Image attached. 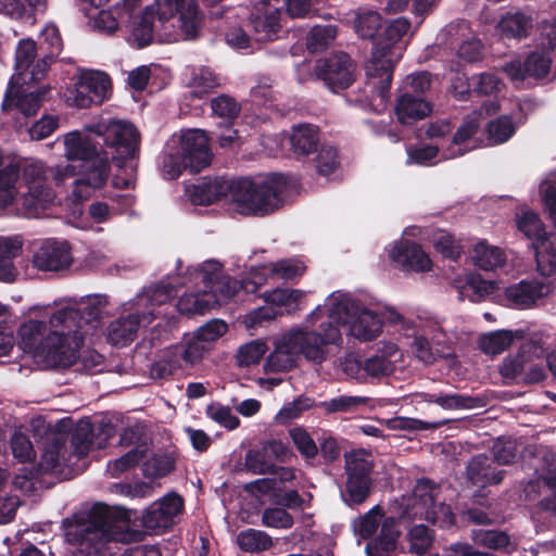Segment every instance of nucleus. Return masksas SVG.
<instances>
[{
    "label": "nucleus",
    "instance_id": "obj_7",
    "mask_svg": "<svg viewBox=\"0 0 556 556\" xmlns=\"http://www.w3.org/2000/svg\"><path fill=\"white\" fill-rule=\"evenodd\" d=\"M320 324H330L338 330L341 339L340 327H348L349 334L363 342L376 339L383 326L377 313L364 307L358 300L346 294L333 298L327 320ZM340 344L342 340L337 345Z\"/></svg>",
    "mask_w": 556,
    "mask_h": 556
},
{
    "label": "nucleus",
    "instance_id": "obj_62",
    "mask_svg": "<svg viewBox=\"0 0 556 556\" xmlns=\"http://www.w3.org/2000/svg\"><path fill=\"white\" fill-rule=\"evenodd\" d=\"M228 329L225 321L211 320L201 326L195 332V339L203 342L205 345L219 339Z\"/></svg>",
    "mask_w": 556,
    "mask_h": 556
},
{
    "label": "nucleus",
    "instance_id": "obj_28",
    "mask_svg": "<svg viewBox=\"0 0 556 556\" xmlns=\"http://www.w3.org/2000/svg\"><path fill=\"white\" fill-rule=\"evenodd\" d=\"M50 330L48 324L42 320L30 319L22 324L17 331L21 349L36 357Z\"/></svg>",
    "mask_w": 556,
    "mask_h": 556
},
{
    "label": "nucleus",
    "instance_id": "obj_41",
    "mask_svg": "<svg viewBox=\"0 0 556 556\" xmlns=\"http://www.w3.org/2000/svg\"><path fill=\"white\" fill-rule=\"evenodd\" d=\"M237 544L243 552L258 553L269 549L273 541L265 532L250 528L238 534Z\"/></svg>",
    "mask_w": 556,
    "mask_h": 556
},
{
    "label": "nucleus",
    "instance_id": "obj_45",
    "mask_svg": "<svg viewBox=\"0 0 556 556\" xmlns=\"http://www.w3.org/2000/svg\"><path fill=\"white\" fill-rule=\"evenodd\" d=\"M514 333L510 330H496L483 334L480 339V349L490 355H497L510 346Z\"/></svg>",
    "mask_w": 556,
    "mask_h": 556
},
{
    "label": "nucleus",
    "instance_id": "obj_26",
    "mask_svg": "<svg viewBox=\"0 0 556 556\" xmlns=\"http://www.w3.org/2000/svg\"><path fill=\"white\" fill-rule=\"evenodd\" d=\"M533 28V18L521 11H507L496 25V30L502 39H526Z\"/></svg>",
    "mask_w": 556,
    "mask_h": 556
},
{
    "label": "nucleus",
    "instance_id": "obj_34",
    "mask_svg": "<svg viewBox=\"0 0 556 556\" xmlns=\"http://www.w3.org/2000/svg\"><path fill=\"white\" fill-rule=\"evenodd\" d=\"M156 15L157 9L155 10L153 5H148L135 22L131 35L138 49L148 47L153 42L154 20Z\"/></svg>",
    "mask_w": 556,
    "mask_h": 556
},
{
    "label": "nucleus",
    "instance_id": "obj_55",
    "mask_svg": "<svg viewBox=\"0 0 556 556\" xmlns=\"http://www.w3.org/2000/svg\"><path fill=\"white\" fill-rule=\"evenodd\" d=\"M366 403L365 397L340 395L328 401L320 402L318 406L327 414L352 412L354 408Z\"/></svg>",
    "mask_w": 556,
    "mask_h": 556
},
{
    "label": "nucleus",
    "instance_id": "obj_12",
    "mask_svg": "<svg viewBox=\"0 0 556 556\" xmlns=\"http://www.w3.org/2000/svg\"><path fill=\"white\" fill-rule=\"evenodd\" d=\"M280 20L279 0H255L248 23L254 41L267 42L278 39L281 31Z\"/></svg>",
    "mask_w": 556,
    "mask_h": 556
},
{
    "label": "nucleus",
    "instance_id": "obj_9",
    "mask_svg": "<svg viewBox=\"0 0 556 556\" xmlns=\"http://www.w3.org/2000/svg\"><path fill=\"white\" fill-rule=\"evenodd\" d=\"M345 488L342 497L348 505L363 504L369 496L374 481V460L370 452L363 448L345 453Z\"/></svg>",
    "mask_w": 556,
    "mask_h": 556
},
{
    "label": "nucleus",
    "instance_id": "obj_19",
    "mask_svg": "<svg viewBox=\"0 0 556 556\" xmlns=\"http://www.w3.org/2000/svg\"><path fill=\"white\" fill-rule=\"evenodd\" d=\"M201 277L206 293L214 294V298L218 300L219 306L223 302L230 300L241 289V283L226 275L222 265L215 261L203 264Z\"/></svg>",
    "mask_w": 556,
    "mask_h": 556
},
{
    "label": "nucleus",
    "instance_id": "obj_35",
    "mask_svg": "<svg viewBox=\"0 0 556 556\" xmlns=\"http://www.w3.org/2000/svg\"><path fill=\"white\" fill-rule=\"evenodd\" d=\"M355 33L363 39L374 40L382 29V17L377 11L359 9L353 21Z\"/></svg>",
    "mask_w": 556,
    "mask_h": 556
},
{
    "label": "nucleus",
    "instance_id": "obj_36",
    "mask_svg": "<svg viewBox=\"0 0 556 556\" xmlns=\"http://www.w3.org/2000/svg\"><path fill=\"white\" fill-rule=\"evenodd\" d=\"M426 520L440 529H458V515L454 514L452 507L445 503L433 502L426 510Z\"/></svg>",
    "mask_w": 556,
    "mask_h": 556
},
{
    "label": "nucleus",
    "instance_id": "obj_21",
    "mask_svg": "<svg viewBox=\"0 0 556 556\" xmlns=\"http://www.w3.org/2000/svg\"><path fill=\"white\" fill-rule=\"evenodd\" d=\"M22 180L28 185V191L23 201L28 212L34 211L37 202H48L53 194L51 188L43 185L45 169L41 163H23L21 170Z\"/></svg>",
    "mask_w": 556,
    "mask_h": 556
},
{
    "label": "nucleus",
    "instance_id": "obj_37",
    "mask_svg": "<svg viewBox=\"0 0 556 556\" xmlns=\"http://www.w3.org/2000/svg\"><path fill=\"white\" fill-rule=\"evenodd\" d=\"M473 253L476 265L483 270H493L503 266L506 262V255L502 249L489 245L485 242L476 244Z\"/></svg>",
    "mask_w": 556,
    "mask_h": 556
},
{
    "label": "nucleus",
    "instance_id": "obj_4",
    "mask_svg": "<svg viewBox=\"0 0 556 556\" xmlns=\"http://www.w3.org/2000/svg\"><path fill=\"white\" fill-rule=\"evenodd\" d=\"M341 341L338 330L330 324H319L308 330L298 328L285 333L275 350L267 356L265 368L270 372L289 371L295 366V355L321 364L327 358V346Z\"/></svg>",
    "mask_w": 556,
    "mask_h": 556
},
{
    "label": "nucleus",
    "instance_id": "obj_24",
    "mask_svg": "<svg viewBox=\"0 0 556 556\" xmlns=\"http://www.w3.org/2000/svg\"><path fill=\"white\" fill-rule=\"evenodd\" d=\"M289 143L296 160L308 159L320 146L319 127L313 124L294 125Z\"/></svg>",
    "mask_w": 556,
    "mask_h": 556
},
{
    "label": "nucleus",
    "instance_id": "obj_57",
    "mask_svg": "<svg viewBox=\"0 0 556 556\" xmlns=\"http://www.w3.org/2000/svg\"><path fill=\"white\" fill-rule=\"evenodd\" d=\"M410 551L421 555L426 553L433 542V532L425 525H415L408 532Z\"/></svg>",
    "mask_w": 556,
    "mask_h": 556
},
{
    "label": "nucleus",
    "instance_id": "obj_49",
    "mask_svg": "<svg viewBox=\"0 0 556 556\" xmlns=\"http://www.w3.org/2000/svg\"><path fill=\"white\" fill-rule=\"evenodd\" d=\"M289 435L304 459L311 460L318 455V446L305 428L293 427L289 429Z\"/></svg>",
    "mask_w": 556,
    "mask_h": 556
},
{
    "label": "nucleus",
    "instance_id": "obj_61",
    "mask_svg": "<svg viewBox=\"0 0 556 556\" xmlns=\"http://www.w3.org/2000/svg\"><path fill=\"white\" fill-rule=\"evenodd\" d=\"M191 96L201 99L211 89L217 86L216 77L208 68H201L194 74L191 81Z\"/></svg>",
    "mask_w": 556,
    "mask_h": 556
},
{
    "label": "nucleus",
    "instance_id": "obj_14",
    "mask_svg": "<svg viewBox=\"0 0 556 556\" xmlns=\"http://www.w3.org/2000/svg\"><path fill=\"white\" fill-rule=\"evenodd\" d=\"M552 291L553 283L545 278H527L507 286L504 289V301L508 307L527 309Z\"/></svg>",
    "mask_w": 556,
    "mask_h": 556
},
{
    "label": "nucleus",
    "instance_id": "obj_58",
    "mask_svg": "<svg viewBox=\"0 0 556 556\" xmlns=\"http://www.w3.org/2000/svg\"><path fill=\"white\" fill-rule=\"evenodd\" d=\"M11 450L15 459L21 464L35 460L36 452L28 437L22 432H14L11 438Z\"/></svg>",
    "mask_w": 556,
    "mask_h": 556
},
{
    "label": "nucleus",
    "instance_id": "obj_46",
    "mask_svg": "<svg viewBox=\"0 0 556 556\" xmlns=\"http://www.w3.org/2000/svg\"><path fill=\"white\" fill-rule=\"evenodd\" d=\"M92 425L90 421H79L72 431L70 443L75 455L79 458L88 455L92 445Z\"/></svg>",
    "mask_w": 556,
    "mask_h": 556
},
{
    "label": "nucleus",
    "instance_id": "obj_52",
    "mask_svg": "<svg viewBox=\"0 0 556 556\" xmlns=\"http://www.w3.org/2000/svg\"><path fill=\"white\" fill-rule=\"evenodd\" d=\"M268 348L265 342L261 340L251 341L238 350L237 363L241 367H250L258 364L263 356L266 354Z\"/></svg>",
    "mask_w": 556,
    "mask_h": 556
},
{
    "label": "nucleus",
    "instance_id": "obj_20",
    "mask_svg": "<svg viewBox=\"0 0 556 556\" xmlns=\"http://www.w3.org/2000/svg\"><path fill=\"white\" fill-rule=\"evenodd\" d=\"M49 91V86H40L29 92H26L23 87L10 86L4 96L2 109L4 111L15 109L25 117L34 116Z\"/></svg>",
    "mask_w": 556,
    "mask_h": 556
},
{
    "label": "nucleus",
    "instance_id": "obj_60",
    "mask_svg": "<svg viewBox=\"0 0 556 556\" xmlns=\"http://www.w3.org/2000/svg\"><path fill=\"white\" fill-rule=\"evenodd\" d=\"M263 525L269 528L289 529L293 526L292 516L285 508H266L262 515Z\"/></svg>",
    "mask_w": 556,
    "mask_h": 556
},
{
    "label": "nucleus",
    "instance_id": "obj_43",
    "mask_svg": "<svg viewBox=\"0 0 556 556\" xmlns=\"http://www.w3.org/2000/svg\"><path fill=\"white\" fill-rule=\"evenodd\" d=\"M488 140L491 144H501L508 141L516 132L513 118L509 115H501L488 123Z\"/></svg>",
    "mask_w": 556,
    "mask_h": 556
},
{
    "label": "nucleus",
    "instance_id": "obj_47",
    "mask_svg": "<svg viewBox=\"0 0 556 556\" xmlns=\"http://www.w3.org/2000/svg\"><path fill=\"white\" fill-rule=\"evenodd\" d=\"M338 33L334 25H316L307 35V49L313 52L325 50L336 38Z\"/></svg>",
    "mask_w": 556,
    "mask_h": 556
},
{
    "label": "nucleus",
    "instance_id": "obj_32",
    "mask_svg": "<svg viewBox=\"0 0 556 556\" xmlns=\"http://www.w3.org/2000/svg\"><path fill=\"white\" fill-rule=\"evenodd\" d=\"M23 243L18 238L0 237V280L12 282L16 269L13 260L22 252Z\"/></svg>",
    "mask_w": 556,
    "mask_h": 556
},
{
    "label": "nucleus",
    "instance_id": "obj_63",
    "mask_svg": "<svg viewBox=\"0 0 556 556\" xmlns=\"http://www.w3.org/2000/svg\"><path fill=\"white\" fill-rule=\"evenodd\" d=\"M181 156L177 154H165L162 160L161 172L165 179H177L182 172H189V166L184 164Z\"/></svg>",
    "mask_w": 556,
    "mask_h": 556
},
{
    "label": "nucleus",
    "instance_id": "obj_31",
    "mask_svg": "<svg viewBox=\"0 0 556 556\" xmlns=\"http://www.w3.org/2000/svg\"><path fill=\"white\" fill-rule=\"evenodd\" d=\"M177 311L182 315H203L211 309L218 307V300L214 294L206 291L181 295L177 301Z\"/></svg>",
    "mask_w": 556,
    "mask_h": 556
},
{
    "label": "nucleus",
    "instance_id": "obj_29",
    "mask_svg": "<svg viewBox=\"0 0 556 556\" xmlns=\"http://www.w3.org/2000/svg\"><path fill=\"white\" fill-rule=\"evenodd\" d=\"M139 326L140 318L137 314L117 318L108 327V340L115 346H126L136 339Z\"/></svg>",
    "mask_w": 556,
    "mask_h": 556
},
{
    "label": "nucleus",
    "instance_id": "obj_17",
    "mask_svg": "<svg viewBox=\"0 0 556 556\" xmlns=\"http://www.w3.org/2000/svg\"><path fill=\"white\" fill-rule=\"evenodd\" d=\"M184 508L181 496L176 493L167 494L161 500L152 503L143 513L141 523L148 530L168 529L174 525Z\"/></svg>",
    "mask_w": 556,
    "mask_h": 556
},
{
    "label": "nucleus",
    "instance_id": "obj_53",
    "mask_svg": "<svg viewBox=\"0 0 556 556\" xmlns=\"http://www.w3.org/2000/svg\"><path fill=\"white\" fill-rule=\"evenodd\" d=\"M40 53H47L50 58H58L63 50V40L55 25H48L40 34L38 47Z\"/></svg>",
    "mask_w": 556,
    "mask_h": 556
},
{
    "label": "nucleus",
    "instance_id": "obj_15",
    "mask_svg": "<svg viewBox=\"0 0 556 556\" xmlns=\"http://www.w3.org/2000/svg\"><path fill=\"white\" fill-rule=\"evenodd\" d=\"M178 154L185 165L189 166L190 174H197L210 166L213 154L208 138L199 129H189L181 135Z\"/></svg>",
    "mask_w": 556,
    "mask_h": 556
},
{
    "label": "nucleus",
    "instance_id": "obj_50",
    "mask_svg": "<svg viewBox=\"0 0 556 556\" xmlns=\"http://www.w3.org/2000/svg\"><path fill=\"white\" fill-rule=\"evenodd\" d=\"M146 448L134 447L119 458L110 462L108 465L109 471L113 478L119 477L122 473L135 468L144 457Z\"/></svg>",
    "mask_w": 556,
    "mask_h": 556
},
{
    "label": "nucleus",
    "instance_id": "obj_25",
    "mask_svg": "<svg viewBox=\"0 0 556 556\" xmlns=\"http://www.w3.org/2000/svg\"><path fill=\"white\" fill-rule=\"evenodd\" d=\"M468 480L479 486L496 485L502 482L505 470H496L491 457L479 454L473 456L466 468Z\"/></svg>",
    "mask_w": 556,
    "mask_h": 556
},
{
    "label": "nucleus",
    "instance_id": "obj_1",
    "mask_svg": "<svg viewBox=\"0 0 556 556\" xmlns=\"http://www.w3.org/2000/svg\"><path fill=\"white\" fill-rule=\"evenodd\" d=\"M288 186L287 175L270 173L260 181L249 177H216L213 180L204 177L192 185L188 192L194 205H210L223 197H229L239 214L264 217L283 205Z\"/></svg>",
    "mask_w": 556,
    "mask_h": 556
},
{
    "label": "nucleus",
    "instance_id": "obj_54",
    "mask_svg": "<svg viewBox=\"0 0 556 556\" xmlns=\"http://www.w3.org/2000/svg\"><path fill=\"white\" fill-rule=\"evenodd\" d=\"M525 65L529 78L543 79L551 71L552 60L544 52L533 51L526 58Z\"/></svg>",
    "mask_w": 556,
    "mask_h": 556
},
{
    "label": "nucleus",
    "instance_id": "obj_30",
    "mask_svg": "<svg viewBox=\"0 0 556 556\" xmlns=\"http://www.w3.org/2000/svg\"><path fill=\"white\" fill-rule=\"evenodd\" d=\"M538 350L533 342H525L515 355H507L500 365V374L504 379L516 380L521 378L526 366L531 361V354Z\"/></svg>",
    "mask_w": 556,
    "mask_h": 556
},
{
    "label": "nucleus",
    "instance_id": "obj_3",
    "mask_svg": "<svg viewBox=\"0 0 556 556\" xmlns=\"http://www.w3.org/2000/svg\"><path fill=\"white\" fill-rule=\"evenodd\" d=\"M410 22L406 17L382 24V33L374 42L371 59L367 62L365 70L367 81L359 96L355 99L362 105H371L378 98L380 105H386L390 97V88L393 79L394 63L388 58L392 47L397 43L409 30Z\"/></svg>",
    "mask_w": 556,
    "mask_h": 556
},
{
    "label": "nucleus",
    "instance_id": "obj_13",
    "mask_svg": "<svg viewBox=\"0 0 556 556\" xmlns=\"http://www.w3.org/2000/svg\"><path fill=\"white\" fill-rule=\"evenodd\" d=\"M111 88V78L100 71L84 70L75 83L74 103L77 108L87 109L101 104Z\"/></svg>",
    "mask_w": 556,
    "mask_h": 556
},
{
    "label": "nucleus",
    "instance_id": "obj_44",
    "mask_svg": "<svg viewBox=\"0 0 556 556\" xmlns=\"http://www.w3.org/2000/svg\"><path fill=\"white\" fill-rule=\"evenodd\" d=\"M47 0H13L12 18L33 25L36 15L45 12Z\"/></svg>",
    "mask_w": 556,
    "mask_h": 556
},
{
    "label": "nucleus",
    "instance_id": "obj_22",
    "mask_svg": "<svg viewBox=\"0 0 556 556\" xmlns=\"http://www.w3.org/2000/svg\"><path fill=\"white\" fill-rule=\"evenodd\" d=\"M390 257L405 270L425 273L432 268V262L429 255L422 250L421 245L415 241H400L394 245Z\"/></svg>",
    "mask_w": 556,
    "mask_h": 556
},
{
    "label": "nucleus",
    "instance_id": "obj_27",
    "mask_svg": "<svg viewBox=\"0 0 556 556\" xmlns=\"http://www.w3.org/2000/svg\"><path fill=\"white\" fill-rule=\"evenodd\" d=\"M399 534L395 519L386 518L378 536L371 539L366 545L367 556H395Z\"/></svg>",
    "mask_w": 556,
    "mask_h": 556
},
{
    "label": "nucleus",
    "instance_id": "obj_38",
    "mask_svg": "<svg viewBox=\"0 0 556 556\" xmlns=\"http://www.w3.org/2000/svg\"><path fill=\"white\" fill-rule=\"evenodd\" d=\"M516 225L518 230L532 241V245L548 239L543 222L533 211H526L521 215H517Z\"/></svg>",
    "mask_w": 556,
    "mask_h": 556
},
{
    "label": "nucleus",
    "instance_id": "obj_8",
    "mask_svg": "<svg viewBox=\"0 0 556 556\" xmlns=\"http://www.w3.org/2000/svg\"><path fill=\"white\" fill-rule=\"evenodd\" d=\"M94 132L100 139L102 152L108 162H115L123 167L128 160L139 154L140 132L134 124L125 121H101L94 125Z\"/></svg>",
    "mask_w": 556,
    "mask_h": 556
},
{
    "label": "nucleus",
    "instance_id": "obj_39",
    "mask_svg": "<svg viewBox=\"0 0 556 556\" xmlns=\"http://www.w3.org/2000/svg\"><path fill=\"white\" fill-rule=\"evenodd\" d=\"M533 248L538 271L544 277L556 274V243L545 239L534 243Z\"/></svg>",
    "mask_w": 556,
    "mask_h": 556
},
{
    "label": "nucleus",
    "instance_id": "obj_5",
    "mask_svg": "<svg viewBox=\"0 0 556 556\" xmlns=\"http://www.w3.org/2000/svg\"><path fill=\"white\" fill-rule=\"evenodd\" d=\"M65 155L70 161H79V178L75 180V197L83 199L80 187H89L92 190L102 188L109 178L111 164L108 155L102 152L100 139L94 132V126L89 135L78 131L65 136Z\"/></svg>",
    "mask_w": 556,
    "mask_h": 556
},
{
    "label": "nucleus",
    "instance_id": "obj_10",
    "mask_svg": "<svg viewBox=\"0 0 556 556\" xmlns=\"http://www.w3.org/2000/svg\"><path fill=\"white\" fill-rule=\"evenodd\" d=\"M292 455L291 448L283 442L269 440L247 451L244 468L253 475H279L280 480L288 481L294 477L292 469L278 467L276 463H286Z\"/></svg>",
    "mask_w": 556,
    "mask_h": 556
},
{
    "label": "nucleus",
    "instance_id": "obj_64",
    "mask_svg": "<svg viewBox=\"0 0 556 556\" xmlns=\"http://www.w3.org/2000/svg\"><path fill=\"white\" fill-rule=\"evenodd\" d=\"M383 516V510L380 506L372 507L359 520L357 526V532L363 539L370 538L378 529L380 519Z\"/></svg>",
    "mask_w": 556,
    "mask_h": 556
},
{
    "label": "nucleus",
    "instance_id": "obj_11",
    "mask_svg": "<svg viewBox=\"0 0 556 556\" xmlns=\"http://www.w3.org/2000/svg\"><path fill=\"white\" fill-rule=\"evenodd\" d=\"M313 72L332 92L345 90L356 80V63L342 51L318 59Z\"/></svg>",
    "mask_w": 556,
    "mask_h": 556
},
{
    "label": "nucleus",
    "instance_id": "obj_42",
    "mask_svg": "<svg viewBox=\"0 0 556 556\" xmlns=\"http://www.w3.org/2000/svg\"><path fill=\"white\" fill-rule=\"evenodd\" d=\"M314 155V163L317 173L320 176L333 174L340 166L338 149L330 144H320Z\"/></svg>",
    "mask_w": 556,
    "mask_h": 556
},
{
    "label": "nucleus",
    "instance_id": "obj_48",
    "mask_svg": "<svg viewBox=\"0 0 556 556\" xmlns=\"http://www.w3.org/2000/svg\"><path fill=\"white\" fill-rule=\"evenodd\" d=\"M315 404L314 400L307 396H299L292 402L285 404L275 416L277 424L286 426L299 418L304 412Z\"/></svg>",
    "mask_w": 556,
    "mask_h": 556
},
{
    "label": "nucleus",
    "instance_id": "obj_23",
    "mask_svg": "<svg viewBox=\"0 0 556 556\" xmlns=\"http://www.w3.org/2000/svg\"><path fill=\"white\" fill-rule=\"evenodd\" d=\"M433 110L431 102L420 94L412 92H400L394 106L396 119L402 125H413L416 122L429 116Z\"/></svg>",
    "mask_w": 556,
    "mask_h": 556
},
{
    "label": "nucleus",
    "instance_id": "obj_56",
    "mask_svg": "<svg viewBox=\"0 0 556 556\" xmlns=\"http://www.w3.org/2000/svg\"><path fill=\"white\" fill-rule=\"evenodd\" d=\"M38 50L35 40L30 38L20 40L15 49V68L20 72L29 70Z\"/></svg>",
    "mask_w": 556,
    "mask_h": 556
},
{
    "label": "nucleus",
    "instance_id": "obj_40",
    "mask_svg": "<svg viewBox=\"0 0 556 556\" xmlns=\"http://www.w3.org/2000/svg\"><path fill=\"white\" fill-rule=\"evenodd\" d=\"M22 160L4 155L0 149V190L16 189V182L21 178Z\"/></svg>",
    "mask_w": 556,
    "mask_h": 556
},
{
    "label": "nucleus",
    "instance_id": "obj_33",
    "mask_svg": "<svg viewBox=\"0 0 556 556\" xmlns=\"http://www.w3.org/2000/svg\"><path fill=\"white\" fill-rule=\"evenodd\" d=\"M424 399L428 403H434L443 409H471L483 406L481 399L466 394L426 393Z\"/></svg>",
    "mask_w": 556,
    "mask_h": 556
},
{
    "label": "nucleus",
    "instance_id": "obj_59",
    "mask_svg": "<svg viewBox=\"0 0 556 556\" xmlns=\"http://www.w3.org/2000/svg\"><path fill=\"white\" fill-rule=\"evenodd\" d=\"M363 368L368 376L379 378L392 374L394 365L386 354H375L365 359Z\"/></svg>",
    "mask_w": 556,
    "mask_h": 556
},
{
    "label": "nucleus",
    "instance_id": "obj_18",
    "mask_svg": "<svg viewBox=\"0 0 556 556\" xmlns=\"http://www.w3.org/2000/svg\"><path fill=\"white\" fill-rule=\"evenodd\" d=\"M73 262L71 247L66 241L46 239L33 255V265L41 271H61Z\"/></svg>",
    "mask_w": 556,
    "mask_h": 556
},
{
    "label": "nucleus",
    "instance_id": "obj_6",
    "mask_svg": "<svg viewBox=\"0 0 556 556\" xmlns=\"http://www.w3.org/2000/svg\"><path fill=\"white\" fill-rule=\"evenodd\" d=\"M78 312L64 307L55 311L50 319V327H62V330H50L36 358L40 359L47 367L68 368L78 358L79 348L83 342L81 334L72 331L70 321H74Z\"/></svg>",
    "mask_w": 556,
    "mask_h": 556
},
{
    "label": "nucleus",
    "instance_id": "obj_51",
    "mask_svg": "<svg viewBox=\"0 0 556 556\" xmlns=\"http://www.w3.org/2000/svg\"><path fill=\"white\" fill-rule=\"evenodd\" d=\"M211 109L214 115L231 123L239 116L241 105L233 97L219 94L211 100Z\"/></svg>",
    "mask_w": 556,
    "mask_h": 556
},
{
    "label": "nucleus",
    "instance_id": "obj_2",
    "mask_svg": "<svg viewBox=\"0 0 556 556\" xmlns=\"http://www.w3.org/2000/svg\"><path fill=\"white\" fill-rule=\"evenodd\" d=\"M127 519L125 511L96 503L86 518L65 526L67 542L77 546L74 556H108L106 544L122 540Z\"/></svg>",
    "mask_w": 556,
    "mask_h": 556
},
{
    "label": "nucleus",
    "instance_id": "obj_16",
    "mask_svg": "<svg viewBox=\"0 0 556 556\" xmlns=\"http://www.w3.org/2000/svg\"><path fill=\"white\" fill-rule=\"evenodd\" d=\"M160 21L179 15L180 28L188 38L198 36L201 16L197 0H155Z\"/></svg>",
    "mask_w": 556,
    "mask_h": 556
}]
</instances>
